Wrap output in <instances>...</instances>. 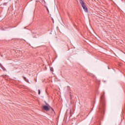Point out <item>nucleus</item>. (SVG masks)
I'll return each instance as SVG.
<instances>
[{
  "label": "nucleus",
  "mask_w": 125,
  "mask_h": 125,
  "mask_svg": "<svg viewBox=\"0 0 125 125\" xmlns=\"http://www.w3.org/2000/svg\"><path fill=\"white\" fill-rule=\"evenodd\" d=\"M45 104H46V105L48 106L49 104H48L46 103V102H45Z\"/></svg>",
  "instance_id": "obj_7"
},
{
  "label": "nucleus",
  "mask_w": 125,
  "mask_h": 125,
  "mask_svg": "<svg viewBox=\"0 0 125 125\" xmlns=\"http://www.w3.org/2000/svg\"><path fill=\"white\" fill-rule=\"evenodd\" d=\"M105 109H106V101L105 100V92H104L101 97L99 111L100 113L104 115L105 114Z\"/></svg>",
  "instance_id": "obj_1"
},
{
  "label": "nucleus",
  "mask_w": 125,
  "mask_h": 125,
  "mask_svg": "<svg viewBox=\"0 0 125 125\" xmlns=\"http://www.w3.org/2000/svg\"><path fill=\"white\" fill-rule=\"evenodd\" d=\"M36 82H37V80H36Z\"/></svg>",
  "instance_id": "obj_12"
},
{
  "label": "nucleus",
  "mask_w": 125,
  "mask_h": 125,
  "mask_svg": "<svg viewBox=\"0 0 125 125\" xmlns=\"http://www.w3.org/2000/svg\"><path fill=\"white\" fill-rule=\"evenodd\" d=\"M92 77H93V78H95V76L94 75H92Z\"/></svg>",
  "instance_id": "obj_8"
},
{
  "label": "nucleus",
  "mask_w": 125,
  "mask_h": 125,
  "mask_svg": "<svg viewBox=\"0 0 125 125\" xmlns=\"http://www.w3.org/2000/svg\"><path fill=\"white\" fill-rule=\"evenodd\" d=\"M70 97H72V95H70Z\"/></svg>",
  "instance_id": "obj_10"
},
{
  "label": "nucleus",
  "mask_w": 125,
  "mask_h": 125,
  "mask_svg": "<svg viewBox=\"0 0 125 125\" xmlns=\"http://www.w3.org/2000/svg\"><path fill=\"white\" fill-rule=\"evenodd\" d=\"M3 5H6V3H4L3 4Z\"/></svg>",
  "instance_id": "obj_9"
},
{
  "label": "nucleus",
  "mask_w": 125,
  "mask_h": 125,
  "mask_svg": "<svg viewBox=\"0 0 125 125\" xmlns=\"http://www.w3.org/2000/svg\"><path fill=\"white\" fill-rule=\"evenodd\" d=\"M23 80H24V81H26V83H29V81L28 80V79H27V78L24 76H23Z\"/></svg>",
  "instance_id": "obj_4"
},
{
  "label": "nucleus",
  "mask_w": 125,
  "mask_h": 125,
  "mask_svg": "<svg viewBox=\"0 0 125 125\" xmlns=\"http://www.w3.org/2000/svg\"><path fill=\"white\" fill-rule=\"evenodd\" d=\"M51 71H53L52 69H51Z\"/></svg>",
  "instance_id": "obj_11"
},
{
  "label": "nucleus",
  "mask_w": 125,
  "mask_h": 125,
  "mask_svg": "<svg viewBox=\"0 0 125 125\" xmlns=\"http://www.w3.org/2000/svg\"><path fill=\"white\" fill-rule=\"evenodd\" d=\"M42 108L43 109V110H44L45 111H48L50 110V109H51L53 111V109H52V108H51V106H50L49 105H43L42 106Z\"/></svg>",
  "instance_id": "obj_3"
},
{
  "label": "nucleus",
  "mask_w": 125,
  "mask_h": 125,
  "mask_svg": "<svg viewBox=\"0 0 125 125\" xmlns=\"http://www.w3.org/2000/svg\"><path fill=\"white\" fill-rule=\"evenodd\" d=\"M2 70H3V71H6V69L4 67L2 68Z\"/></svg>",
  "instance_id": "obj_6"
},
{
  "label": "nucleus",
  "mask_w": 125,
  "mask_h": 125,
  "mask_svg": "<svg viewBox=\"0 0 125 125\" xmlns=\"http://www.w3.org/2000/svg\"><path fill=\"white\" fill-rule=\"evenodd\" d=\"M38 94L40 95L41 94V90H38Z\"/></svg>",
  "instance_id": "obj_5"
},
{
  "label": "nucleus",
  "mask_w": 125,
  "mask_h": 125,
  "mask_svg": "<svg viewBox=\"0 0 125 125\" xmlns=\"http://www.w3.org/2000/svg\"><path fill=\"white\" fill-rule=\"evenodd\" d=\"M80 2L85 12H88L87 7L85 5L84 2H83V0H80Z\"/></svg>",
  "instance_id": "obj_2"
}]
</instances>
